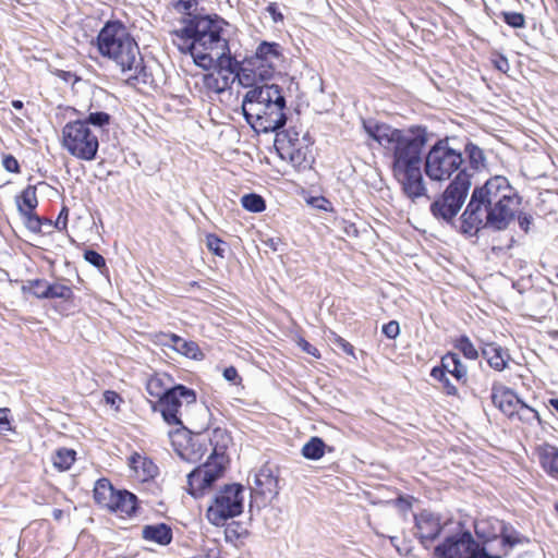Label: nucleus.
Segmentation results:
<instances>
[{
  "label": "nucleus",
  "mask_w": 558,
  "mask_h": 558,
  "mask_svg": "<svg viewBox=\"0 0 558 558\" xmlns=\"http://www.w3.org/2000/svg\"><path fill=\"white\" fill-rule=\"evenodd\" d=\"M180 27L171 32L173 44L190 52L197 65H208L213 56L223 53L229 44L230 24L217 14L182 17Z\"/></svg>",
  "instance_id": "f257e3e1"
},
{
  "label": "nucleus",
  "mask_w": 558,
  "mask_h": 558,
  "mask_svg": "<svg viewBox=\"0 0 558 558\" xmlns=\"http://www.w3.org/2000/svg\"><path fill=\"white\" fill-rule=\"evenodd\" d=\"M97 47L101 56L116 63L129 85L149 83L140 48L122 23L108 22L97 36Z\"/></svg>",
  "instance_id": "f03ea898"
},
{
  "label": "nucleus",
  "mask_w": 558,
  "mask_h": 558,
  "mask_svg": "<svg viewBox=\"0 0 558 558\" xmlns=\"http://www.w3.org/2000/svg\"><path fill=\"white\" fill-rule=\"evenodd\" d=\"M363 129L371 138L392 153V169L422 165V153L428 141L425 129L402 131L373 119L363 120Z\"/></svg>",
  "instance_id": "7ed1b4c3"
},
{
  "label": "nucleus",
  "mask_w": 558,
  "mask_h": 558,
  "mask_svg": "<svg viewBox=\"0 0 558 558\" xmlns=\"http://www.w3.org/2000/svg\"><path fill=\"white\" fill-rule=\"evenodd\" d=\"M282 60L283 56L279 44L260 43L255 53L243 60L240 85L247 88L271 80Z\"/></svg>",
  "instance_id": "20e7f679"
},
{
  "label": "nucleus",
  "mask_w": 558,
  "mask_h": 558,
  "mask_svg": "<svg viewBox=\"0 0 558 558\" xmlns=\"http://www.w3.org/2000/svg\"><path fill=\"white\" fill-rule=\"evenodd\" d=\"M61 144L71 156L84 161L95 160L99 148L96 132L77 120L62 128Z\"/></svg>",
  "instance_id": "39448f33"
},
{
  "label": "nucleus",
  "mask_w": 558,
  "mask_h": 558,
  "mask_svg": "<svg viewBox=\"0 0 558 558\" xmlns=\"http://www.w3.org/2000/svg\"><path fill=\"white\" fill-rule=\"evenodd\" d=\"M490 227L501 230L513 219L519 205V196L502 175L490 178Z\"/></svg>",
  "instance_id": "423d86ee"
},
{
  "label": "nucleus",
  "mask_w": 558,
  "mask_h": 558,
  "mask_svg": "<svg viewBox=\"0 0 558 558\" xmlns=\"http://www.w3.org/2000/svg\"><path fill=\"white\" fill-rule=\"evenodd\" d=\"M461 153L449 147L447 141H438L425 157V173L432 181H446L460 170Z\"/></svg>",
  "instance_id": "0eeeda50"
},
{
  "label": "nucleus",
  "mask_w": 558,
  "mask_h": 558,
  "mask_svg": "<svg viewBox=\"0 0 558 558\" xmlns=\"http://www.w3.org/2000/svg\"><path fill=\"white\" fill-rule=\"evenodd\" d=\"M470 187V175L463 170L460 171L442 195L432 203V214L445 221L452 220L460 211Z\"/></svg>",
  "instance_id": "6e6552de"
},
{
  "label": "nucleus",
  "mask_w": 558,
  "mask_h": 558,
  "mask_svg": "<svg viewBox=\"0 0 558 558\" xmlns=\"http://www.w3.org/2000/svg\"><path fill=\"white\" fill-rule=\"evenodd\" d=\"M244 489L239 484L226 485L215 496L207 509L208 521L216 525H223L228 519L238 517L243 511Z\"/></svg>",
  "instance_id": "1a4fd4ad"
},
{
  "label": "nucleus",
  "mask_w": 558,
  "mask_h": 558,
  "mask_svg": "<svg viewBox=\"0 0 558 558\" xmlns=\"http://www.w3.org/2000/svg\"><path fill=\"white\" fill-rule=\"evenodd\" d=\"M286 99L272 101L268 106L242 105L246 122L258 132H275L286 124Z\"/></svg>",
  "instance_id": "9d476101"
},
{
  "label": "nucleus",
  "mask_w": 558,
  "mask_h": 558,
  "mask_svg": "<svg viewBox=\"0 0 558 558\" xmlns=\"http://www.w3.org/2000/svg\"><path fill=\"white\" fill-rule=\"evenodd\" d=\"M286 99L272 101L268 106L242 105L246 122L258 132H275L286 124Z\"/></svg>",
  "instance_id": "9b49d317"
},
{
  "label": "nucleus",
  "mask_w": 558,
  "mask_h": 558,
  "mask_svg": "<svg viewBox=\"0 0 558 558\" xmlns=\"http://www.w3.org/2000/svg\"><path fill=\"white\" fill-rule=\"evenodd\" d=\"M461 230L470 236H476L488 226V181L475 187L466 208L461 216Z\"/></svg>",
  "instance_id": "f8f14e48"
},
{
  "label": "nucleus",
  "mask_w": 558,
  "mask_h": 558,
  "mask_svg": "<svg viewBox=\"0 0 558 558\" xmlns=\"http://www.w3.org/2000/svg\"><path fill=\"white\" fill-rule=\"evenodd\" d=\"M435 558H488L485 547L476 543L470 532L464 531L445 538L434 549Z\"/></svg>",
  "instance_id": "ddd939ff"
},
{
  "label": "nucleus",
  "mask_w": 558,
  "mask_h": 558,
  "mask_svg": "<svg viewBox=\"0 0 558 558\" xmlns=\"http://www.w3.org/2000/svg\"><path fill=\"white\" fill-rule=\"evenodd\" d=\"M196 393L183 385L166 389L160 397V412L169 425L182 426V408L195 404Z\"/></svg>",
  "instance_id": "4468645a"
},
{
  "label": "nucleus",
  "mask_w": 558,
  "mask_h": 558,
  "mask_svg": "<svg viewBox=\"0 0 558 558\" xmlns=\"http://www.w3.org/2000/svg\"><path fill=\"white\" fill-rule=\"evenodd\" d=\"M492 399L494 404L510 418L518 416L525 422L539 420L538 413L524 404L511 389L495 386Z\"/></svg>",
  "instance_id": "2eb2a0df"
},
{
  "label": "nucleus",
  "mask_w": 558,
  "mask_h": 558,
  "mask_svg": "<svg viewBox=\"0 0 558 558\" xmlns=\"http://www.w3.org/2000/svg\"><path fill=\"white\" fill-rule=\"evenodd\" d=\"M225 472L221 464L209 460L203 465L194 469L187 475V492L194 497H199L205 489L209 488Z\"/></svg>",
  "instance_id": "dca6fc26"
},
{
  "label": "nucleus",
  "mask_w": 558,
  "mask_h": 558,
  "mask_svg": "<svg viewBox=\"0 0 558 558\" xmlns=\"http://www.w3.org/2000/svg\"><path fill=\"white\" fill-rule=\"evenodd\" d=\"M393 177L401 185L402 192L411 201L427 195V189L424 183L421 166L392 169Z\"/></svg>",
  "instance_id": "f3484780"
},
{
  "label": "nucleus",
  "mask_w": 558,
  "mask_h": 558,
  "mask_svg": "<svg viewBox=\"0 0 558 558\" xmlns=\"http://www.w3.org/2000/svg\"><path fill=\"white\" fill-rule=\"evenodd\" d=\"M250 90L245 94L242 105H259L268 106L272 101L280 100L283 102V95L280 87L276 84L263 83L250 86Z\"/></svg>",
  "instance_id": "a211bd4d"
},
{
  "label": "nucleus",
  "mask_w": 558,
  "mask_h": 558,
  "mask_svg": "<svg viewBox=\"0 0 558 558\" xmlns=\"http://www.w3.org/2000/svg\"><path fill=\"white\" fill-rule=\"evenodd\" d=\"M222 52L223 53L219 52L217 56H213L210 64L199 66L206 70L214 68L216 72H221L222 75L230 77L232 82L236 80L240 83L243 61L239 62L231 56L229 44L226 45V49H223Z\"/></svg>",
  "instance_id": "6ab92c4d"
},
{
  "label": "nucleus",
  "mask_w": 558,
  "mask_h": 558,
  "mask_svg": "<svg viewBox=\"0 0 558 558\" xmlns=\"http://www.w3.org/2000/svg\"><path fill=\"white\" fill-rule=\"evenodd\" d=\"M415 526L421 543L427 546V543L433 542L441 531L439 518L428 511H422L415 517Z\"/></svg>",
  "instance_id": "aec40b11"
},
{
  "label": "nucleus",
  "mask_w": 558,
  "mask_h": 558,
  "mask_svg": "<svg viewBox=\"0 0 558 558\" xmlns=\"http://www.w3.org/2000/svg\"><path fill=\"white\" fill-rule=\"evenodd\" d=\"M209 442L213 446V451L208 460L216 464H221V466L226 469V464L228 463L226 450L230 442V436L227 430L220 427L215 428L209 438Z\"/></svg>",
  "instance_id": "412c9836"
},
{
  "label": "nucleus",
  "mask_w": 558,
  "mask_h": 558,
  "mask_svg": "<svg viewBox=\"0 0 558 558\" xmlns=\"http://www.w3.org/2000/svg\"><path fill=\"white\" fill-rule=\"evenodd\" d=\"M255 489L260 495L278 494V476L270 465H264L254 476Z\"/></svg>",
  "instance_id": "4be33fe9"
},
{
  "label": "nucleus",
  "mask_w": 558,
  "mask_h": 558,
  "mask_svg": "<svg viewBox=\"0 0 558 558\" xmlns=\"http://www.w3.org/2000/svg\"><path fill=\"white\" fill-rule=\"evenodd\" d=\"M233 83L234 82H232L230 77L225 76L221 74V72L216 71L204 74L201 78L202 87L208 95H219L230 88Z\"/></svg>",
  "instance_id": "5701e85b"
},
{
  "label": "nucleus",
  "mask_w": 558,
  "mask_h": 558,
  "mask_svg": "<svg viewBox=\"0 0 558 558\" xmlns=\"http://www.w3.org/2000/svg\"><path fill=\"white\" fill-rule=\"evenodd\" d=\"M279 147H277L279 155L282 159H289L294 168H306V151L299 146V144L291 143V145H283V140H278Z\"/></svg>",
  "instance_id": "b1692460"
},
{
  "label": "nucleus",
  "mask_w": 558,
  "mask_h": 558,
  "mask_svg": "<svg viewBox=\"0 0 558 558\" xmlns=\"http://www.w3.org/2000/svg\"><path fill=\"white\" fill-rule=\"evenodd\" d=\"M497 524L499 525V535L490 536V543L498 542L504 548V555H507L513 546L521 544L524 538L504 522L497 521Z\"/></svg>",
  "instance_id": "393cba45"
},
{
  "label": "nucleus",
  "mask_w": 558,
  "mask_h": 558,
  "mask_svg": "<svg viewBox=\"0 0 558 558\" xmlns=\"http://www.w3.org/2000/svg\"><path fill=\"white\" fill-rule=\"evenodd\" d=\"M539 463L544 471L555 480H558V448L545 445L538 449Z\"/></svg>",
  "instance_id": "a878e982"
},
{
  "label": "nucleus",
  "mask_w": 558,
  "mask_h": 558,
  "mask_svg": "<svg viewBox=\"0 0 558 558\" xmlns=\"http://www.w3.org/2000/svg\"><path fill=\"white\" fill-rule=\"evenodd\" d=\"M136 496L128 490H118L109 510L132 515L136 510Z\"/></svg>",
  "instance_id": "bb28decb"
},
{
  "label": "nucleus",
  "mask_w": 558,
  "mask_h": 558,
  "mask_svg": "<svg viewBox=\"0 0 558 558\" xmlns=\"http://www.w3.org/2000/svg\"><path fill=\"white\" fill-rule=\"evenodd\" d=\"M142 535L145 539L160 545H168L172 539L171 529L163 523L144 526Z\"/></svg>",
  "instance_id": "cd10ccee"
},
{
  "label": "nucleus",
  "mask_w": 558,
  "mask_h": 558,
  "mask_svg": "<svg viewBox=\"0 0 558 558\" xmlns=\"http://www.w3.org/2000/svg\"><path fill=\"white\" fill-rule=\"evenodd\" d=\"M117 492L109 480L100 478L94 487V499L101 507L109 509Z\"/></svg>",
  "instance_id": "c85d7f7f"
},
{
  "label": "nucleus",
  "mask_w": 558,
  "mask_h": 558,
  "mask_svg": "<svg viewBox=\"0 0 558 558\" xmlns=\"http://www.w3.org/2000/svg\"><path fill=\"white\" fill-rule=\"evenodd\" d=\"M20 214L35 211L38 206V198L35 185H27L20 195L15 197Z\"/></svg>",
  "instance_id": "c756f323"
},
{
  "label": "nucleus",
  "mask_w": 558,
  "mask_h": 558,
  "mask_svg": "<svg viewBox=\"0 0 558 558\" xmlns=\"http://www.w3.org/2000/svg\"><path fill=\"white\" fill-rule=\"evenodd\" d=\"M447 374L456 377L457 380H463L466 376V368L461 363L457 353H448L441 359V366Z\"/></svg>",
  "instance_id": "7c9ffc66"
},
{
  "label": "nucleus",
  "mask_w": 558,
  "mask_h": 558,
  "mask_svg": "<svg viewBox=\"0 0 558 558\" xmlns=\"http://www.w3.org/2000/svg\"><path fill=\"white\" fill-rule=\"evenodd\" d=\"M174 340L175 343L172 350H174L175 352L194 360H199L203 356L196 342L187 341L181 338L180 336H178V338H174Z\"/></svg>",
  "instance_id": "2f4dec72"
},
{
  "label": "nucleus",
  "mask_w": 558,
  "mask_h": 558,
  "mask_svg": "<svg viewBox=\"0 0 558 558\" xmlns=\"http://www.w3.org/2000/svg\"><path fill=\"white\" fill-rule=\"evenodd\" d=\"M131 463L136 472L142 470L143 480L154 478L158 474L157 465L147 458L136 454L132 457Z\"/></svg>",
  "instance_id": "473e14b6"
},
{
  "label": "nucleus",
  "mask_w": 558,
  "mask_h": 558,
  "mask_svg": "<svg viewBox=\"0 0 558 558\" xmlns=\"http://www.w3.org/2000/svg\"><path fill=\"white\" fill-rule=\"evenodd\" d=\"M46 291V299H61L63 301L69 302L72 301V299L74 298L72 288L59 281L49 282Z\"/></svg>",
  "instance_id": "72a5a7b5"
},
{
  "label": "nucleus",
  "mask_w": 558,
  "mask_h": 558,
  "mask_svg": "<svg viewBox=\"0 0 558 558\" xmlns=\"http://www.w3.org/2000/svg\"><path fill=\"white\" fill-rule=\"evenodd\" d=\"M326 445L319 437H312L304 446L302 447V454L304 458L308 460H318L325 453Z\"/></svg>",
  "instance_id": "f704fd0d"
},
{
  "label": "nucleus",
  "mask_w": 558,
  "mask_h": 558,
  "mask_svg": "<svg viewBox=\"0 0 558 558\" xmlns=\"http://www.w3.org/2000/svg\"><path fill=\"white\" fill-rule=\"evenodd\" d=\"M76 452L72 449L61 448L58 449L52 458L54 468L59 471H66L75 461Z\"/></svg>",
  "instance_id": "c9c22d12"
},
{
  "label": "nucleus",
  "mask_w": 558,
  "mask_h": 558,
  "mask_svg": "<svg viewBox=\"0 0 558 558\" xmlns=\"http://www.w3.org/2000/svg\"><path fill=\"white\" fill-rule=\"evenodd\" d=\"M77 121L85 122L88 128L93 125L94 128L104 129L110 124L111 116L104 111H95L84 119H77Z\"/></svg>",
  "instance_id": "e433bc0d"
},
{
  "label": "nucleus",
  "mask_w": 558,
  "mask_h": 558,
  "mask_svg": "<svg viewBox=\"0 0 558 558\" xmlns=\"http://www.w3.org/2000/svg\"><path fill=\"white\" fill-rule=\"evenodd\" d=\"M241 204L246 210L251 213H260L266 208L264 198L255 193L243 195L241 198Z\"/></svg>",
  "instance_id": "4c0bfd02"
},
{
  "label": "nucleus",
  "mask_w": 558,
  "mask_h": 558,
  "mask_svg": "<svg viewBox=\"0 0 558 558\" xmlns=\"http://www.w3.org/2000/svg\"><path fill=\"white\" fill-rule=\"evenodd\" d=\"M430 376L442 384L445 392L449 396H456L458 392L457 387L450 381L448 374L444 368L438 366L434 367L430 372Z\"/></svg>",
  "instance_id": "58836bf2"
},
{
  "label": "nucleus",
  "mask_w": 558,
  "mask_h": 558,
  "mask_svg": "<svg viewBox=\"0 0 558 558\" xmlns=\"http://www.w3.org/2000/svg\"><path fill=\"white\" fill-rule=\"evenodd\" d=\"M465 153L468 154L470 165L472 168L478 169L480 167L485 166V155L480 147L470 143L465 146Z\"/></svg>",
  "instance_id": "ea45409f"
},
{
  "label": "nucleus",
  "mask_w": 558,
  "mask_h": 558,
  "mask_svg": "<svg viewBox=\"0 0 558 558\" xmlns=\"http://www.w3.org/2000/svg\"><path fill=\"white\" fill-rule=\"evenodd\" d=\"M21 216L24 218L25 226L32 232H40L43 223H47L52 226V221L48 219H41L39 216L35 214V211L23 213Z\"/></svg>",
  "instance_id": "a19ab883"
},
{
  "label": "nucleus",
  "mask_w": 558,
  "mask_h": 558,
  "mask_svg": "<svg viewBox=\"0 0 558 558\" xmlns=\"http://www.w3.org/2000/svg\"><path fill=\"white\" fill-rule=\"evenodd\" d=\"M493 353L494 354L490 355V367H494L497 371H502L510 360L508 352L501 347H496L493 349Z\"/></svg>",
  "instance_id": "79ce46f5"
},
{
  "label": "nucleus",
  "mask_w": 558,
  "mask_h": 558,
  "mask_svg": "<svg viewBox=\"0 0 558 558\" xmlns=\"http://www.w3.org/2000/svg\"><path fill=\"white\" fill-rule=\"evenodd\" d=\"M49 282L45 279H36L29 281L28 290L37 299H46L47 296V287Z\"/></svg>",
  "instance_id": "37998d69"
},
{
  "label": "nucleus",
  "mask_w": 558,
  "mask_h": 558,
  "mask_svg": "<svg viewBox=\"0 0 558 558\" xmlns=\"http://www.w3.org/2000/svg\"><path fill=\"white\" fill-rule=\"evenodd\" d=\"M206 246L215 255L219 257L225 256V243L215 234H208L206 236Z\"/></svg>",
  "instance_id": "c03bdc74"
},
{
  "label": "nucleus",
  "mask_w": 558,
  "mask_h": 558,
  "mask_svg": "<svg viewBox=\"0 0 558 558\" xmlns=\"http://www.w3.org/2000/svg\"><path fill=\"white\" fill-rule=\"evenodd\" d=\"M457 349H459L463 355L468 359H476L477 357V351L474 348L473 343L469 340L466 337H461L457 344Z\"/></svg>",
  "instance_id": "a18cd8bd"
},
{
  "label": "nucleus",
  "mask_w": 558,
  "mask_h": 558,
  "mask_svg": "<svg viewBox=\"0 0 558 558\" xmlns=\"http://www.w3.org/2000/svg\"><path fill=\"white\" fill-rule=\"evenodd\" d=\"M504 21L511 27L521 28L525 24L524 15L519 12H501Z\"/></svg>",
  "instance_id": "49530a36"
},
{
  "label": "nucleus",
  "mask_w": 558,
  "mask_h": 558,
  "mask_svg": "<svg viewBox=\"0 0 558 558\" xmlns=\"http://www.w3.org/2000/svg\"><path fill=\"white\" fill-rule=\"evenodd\" d=\"M197 7L196 0H178L174 4V8L178 12L182 13L184 16L187 17L189 15H194L192 13V10H195Z\"/></svg>",
  "instance_id": "de8ad7c7"
},
{
  "label": "nucleus",
  "mask_w": 558,
  "mask_h": 558,
  "mask_svg": "<svg viewBox=\"0 0 558 558\" xmlns=\"http://www.w3.org/2000/svg\"><path fill=\"white\" fill-rule=\"evenodd\" d=\"M84 258L86 262H88L89 264H92L93 266H95L99 269L106 266L105 258L96 251H93V250L85 251Z\"/></svg>",
  "instance_id": "09e8293b"
},
{
  "label": "nucleus",
  "mask_w": 558,
  "mask_h": 558,
  "mask_svg": "<svg viewBox=\"0 0 558 558\" xmlns=\"http://www.w3.org/2000/svg\"><path fill=\"white\" fill-rule=\"evenodd\" d=\"M244 530L241 527V525L236 522H232L228 524V526L225 530L226 538L228 541H234L242 536Z\"/></svg>",
  "instance_id": "8fccbe9b"
},
{
  "label": "nucleus",
  "mask_w": 558,
  "mask_h": 558,
  "mask_svg": "<svg viewBox=\"0 0 558 558\" xmlns=\"http://www.w3.org/2000/svg\"><path fill=\"white\" fill-rule=\"evenodd\" d=\"M400 332V327H399V323L396 322V320H390L389 323L385 324L383 326V333L389 338V339H395L398 337Z\"/></svg>",
  "instance_id": "3c124183"
},
{
  "label": "nucleus",
  "mask_w": 558,
  "mask_h": 558,
  "mask_svg": "<svg viewBox=\"0 0 558 558\" xmlns=\"http://www.w3.org/2000/svg\"><path fill=\"white\" fill-rule=\"evenodd\" d=\"M174 338H178V335L160 332V333L156 335V342L163 347L173 349V345L175 343Z\"/></svg>",
  "instance_id": "603ef678"
},
{
  "label": "nucleus",
  "mask_w": 558,
  "mask_h": 558,
  "mask_svg": "<svg viewBox=\"0 0 558 558\" xmlns=\"http://www.w3.org/2000/svg\"><path fill=\"white\" fill-rule=\"evenodd\" d=\"M69 208L63 206L53 226L58 231H64L68 225Z\"/></svg>",
  "instance_id": "864d4df0"
},
{
  "label": "nucleus",
  "mask_w": 558,
  "mask_h": 558,
  "mask_svg": "<svg viewBox=\"0 0 558 558\" xmlns=\"http://www.w3.org/2000/svg\"><path fill=\"white\" fill-rule=\"evenodd\" d=\"M2 165L4 169L9 172L17 173L20 172L19 161L12 155L4 156L2 160Z\"/></svg>",
  "instance_id": "5fc2aeb1"
},
{
  "label": "nucleus",
  "mask_w": 558,
  "mask_h": 558,
  "mask_svg": "<svg viewBox=\"0 0 558 558\" xmlns=\"http://www.w3.org/2000/svg\"><path fill=\"white\" fill-rule=\"evenodd\" d=\"M147 391L150 396H154L160 400V397L162 396V389L160 387L159 379H150L147 383ZM160 404V401L158 402Z\"/></svg>",
  "instance_id": "6e6d98bb"
},
{
  "label": "nucleus",
  "mask_w": 558,
  "mask_h": 558,
  "mask_svg": "<svg viewBox=\"0 0 558 558\" xmlns=\"http://www.w3.org/2000/svg\"><path fill=\"white\" fill-rule=\"evenodd\" d=\"M8 408H0V434L11 429Z\"/></svg>",
  "instance_id": "4d7b16f0"
},
{
  "label": "nucleus",
  "mask_w": 558,
  "mask_h": 558,
  "mask_svg": "<svg viewBox=\"0 0 558 558\" xmlns=\"http://www.w3.org/2000/svg\"><path fill=\"white\" fill-rule=\"evenodd\" d=\"M335 343L337 344V347L342 349L347 354H349V355L354 354L353 345L351 343H349L347 340H344L343 338L335 335Z\"/></svg>",
  "instance_id": "13d9d810"
},
{
  "label": "nucleus",
  "mask_w": 558,
  "mask_h": 558,
  "mask_svg": "<svg viewBox=\"0 0 558 558\" xmlns=\"http://www.w3.org/2000/svg\"><path fill=\"white\" fill-rule=\"evenodd\" d=\"M299 345L301 347V349L306 352L307 354H311L315 357H319V352L318 350L312 345L308 341L304 340V339H301L299 341Z\"/></svg>",
  "instance_id": "bf43d9fd"
},
{
  "label": "nucleus",
  "mask_w": 558,
  "mask_h": 558,
  "mask_svg": "<svg viewBox=\"0 0 558 558\" xmlns=\"http://www.w3.org/2000/svg\"><path fill=\"white\" fill-rule=\"evenodd\" d=\"M266 11L271 15L274 22H280L283 20V15L279 12L276 3H269Z\"/></svg>",
  "instance_id": "052dcab7"
},
{
  "label": "nucleus",
  "mask_w": 558,
  "mask_h": 558,
  "mask_svg": "<svg viewBox=\"0 0 558 558\" xmlns=\"http://www.w3.org/2000/svg\"><path fill=\"white\" fill-rule=\"evenodd\" d=\"M342 225H343V233L347 236H350V238L359 236V230L354 223H351L348 221H342Z\"/></svg>",
  "instance_id": "680f3d73"
},
{
  "label": "nucleus",
  "mask_w": 558,
  "mask_h": 558,
  "mask_svg": "<svg viewBox=\"0 0 558 558\" xmlns=\"http://www.w3.org/2000/svg\"><path fill=\"white\" fill-rule=\"evenodd\" d=\"M106 403L118 407V403L121 402V397L114 391H106L104 393Z\"/></svg>",
  "instance_id": "e2e57ef3"
},
{
  "label": "nucleus",
  "mask_w": 558,
  "mask_h": 558,
  "mask_svg": "<svg viewBox=\"0 0 558 558\" xmlns=\"http://www.w3.org/2000/svg\"><path fill=\"white\" fill-rule=\"evenodd\" d=\"M223 377L226 380L235 384L239 378V374L235 367L229 366L223 371Z\"/></svg>",
  "instance_id": "0e129e2a"
},
{
  "label": "nucleus",
  "mask_w": 558,
  "mask_h": 558,
  "mask_svg": "<svg viewBox=\"0 0 558 558\" xmlns=\"http://www.w3.org/2000/svg\"><path fill=\"white\" fill-rule=\"evenodd\" d=\"M532 216L526 214H520L518 217L519 226L521 229H523L525 232L529 231L530 226L532 223Z\"/></svg>",
  "instance_id": "69168bd1"
},
{
  "label": "nucleus",
  "mask_w": 558,
  "mask_h": 558,
  "mask_svg": "<svg viewBox=\"0 0 558 558\" xmlns=\"http://www.w3.org/2000/svg\"><path fill=\"white\" fill-rule=\"evenodd\" d=\"M494 66L501 73H506L509 70V63L507 59L502 57H499L497 60H494Z\"/></svg>",
  "instance_id": "338daca9"
},
{
  "label": "nucleus",
  "mask_w": 558,
  "mask_h": 558,
  "mask_svg": "<svg viewBox=\"0 0 558 558\" xmlns=\"http://www.w3.org/2000/svg\"><path fill=\"white\" fill-rule=\"evenodd\" d=\"M298 133L292 131H287V133L283 136V145H291V143L299 144Z\"/></svg>",
  "instance_id": "774afa93"
}]
</instances>
